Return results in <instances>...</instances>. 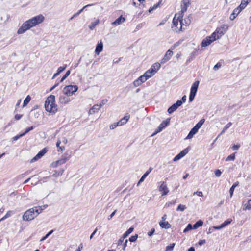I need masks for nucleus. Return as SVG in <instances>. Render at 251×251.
<instances>
[{
  "mask_svg": "<svg viewBox=\"0 0 251 251\" xmlns=\"http://www.w3.org/2000/svg\"><path fill=\"white\" fill-rule=\"evenodd\" d=\"M48 151V150L45 148L41 150L31 160V162H34L41 158Z\"/></svg>",
  "mask_w": 251,
  "mask_h": 251,
  "instance_id": "nucleus-11",
  "label": "nucleus"
},
{
  "mask_svg": "<svg viewBox=\"0 0 251 251\" xmlns=\"http://www.w3.org/2000/svg\"><path fill=\"white\" fill-rule=\"evenodd\" d=\"M159 3H160V2H158V3L154 4L153 5V6H152V7H151L149 10V12H151L153 10H155V9H156L157 8V7L158 6Z\"/></svg>",
  "mask_w": 251,
  "mask_h": 251,
  "instance_id": "nucleus-56",
  "label": "nucleus"
},
{
  "mask_svg": "<svg viewBox=\"0 0 251 251\" xmlns=\"http://www.w3.org/2000/svg\"><path fill=\"white\" fill-rule=\"evenodd\" d=\"M68 97L65 95L60 96L59 98L60 102L65 104L68 103L70 101V99Z\"/></svg>",
  "mask_w": 251,
  "mask_h": 251,
  "instance_id": "nucleus-17",
  "label": "nucleus"
},
{
  "mask_svg": "<svg viewBox=\"0 0 251 251\" xmlns=\"http://www.w3.org/2000/svg\"><path fill=\"white\" fill-rule=\"evenodd\" d=\"M138 238V235L137 234H136L135 235H133V236H131L129 239V240L130 242H135L136 241L137 239Z\"/></svg>",
  "mask_w": 251,
  "mask_h": 251,
  "instance_id": "nucleus-53",
  "label": "nucleus"
},
{
  "mask_svg": "<svg viewBox=\"0 0 251 251\" xmlns=\"http://www.w3.org/2000/svg\"><path fill=\"white\" fill-rule=\"evenodd\" d=\"M103 49V44L101 42L100 43H98L95 49V53L96 54L99 55L100 52L102 51Z\"/></svg>",
  "mask_w": 251,
  "mask_h": 251,
  "instance_id": "nucleus-21",
  "label": "nucleus"
},
{
  "mask_svg": "<svg viewBox=\"0 0 251 251\" xmlns=\"http://www.w3.org/2000/svg\"><path fill=\"white\" fill-rule=\"evenodd\" d=\"M176 202V199H175L174 200H172L171 201L167 202L165 204V207H169L171 205H174Z\"/></svg>",
  "mask_w": 251,
  "mask_h": 251,
  "instance_id": "nucleus-47",
  "label": "nucleus"
},
{
  "mask_svg": "<svg viewBox=\"0 0 251 251\" xmlns=\"http://www.w3.org/2000/svg\"><path fill=\"white\" fill-rule=\"evenodd\" d=\"M221 63L220 62H218L213 67V69L214 71H217L221 67Z\"/></svg>",
  "mask_w": 251,
  "mask_h": 251,
  "instance_id": "nucleus-55",
  "label": "nucleus"
},
{
  "mask_svg": "<svg viewBox=\"0 0 251 251\" xmlns=\"http://www.w3.org/2000/svg\"><path fill=\"white\" fill-rule=\"evenodd\" d=\"M117 211V210H115L108 217V220H109L115 215Z\"/></svg>",
  "mask_w": 251,
  "mask_h": 251,
  "instance_id": "nucleus-64",
  "label": "nucleus"
},
{
  "mask_svg": "<svg viewBox=\"0 0 251 251\" xmlns=\"http://www.w3.org/2000/svg\"><path fill=\"white\" fill-rule=\"evenodd\" d=\"M199 50L195 49L191 53L188 61H190L191 60H192L196 56L199 54Z\"/></svg>",
  "mask_w": 251,
  "mask_h": 251,
  "instance_id": "nucleus-28",
  "label": "nucleus"
},
{
  "mask_svg": "<svg viewBox=\"0 0 251 251\" xmlns=\"http://www.w3.org/2000/svg\"><path fill=\"white\" fill-rule=\"evenodd\" d=\"M70 74V71L68 70L66 72L65 74L63 75V76L62 77L61 79L60 80V82H62Z\"/></svg>",
  "mask_w": 251,
  "mask_h": 251,
  "instance_id": "nucleus-45",
  "label": "nucleus"
},
{
  "mask_svg": "<svg viewBox=\"0 0 251 251\" xmlns=\"http://www.w3.org/2000/svg\"><path fill=\"white\" fill-rule=\"evenodd\" d=\"M170 118H167L166 120L163 121L158 126V128L155 130L154 133L152 135L153 136L156 134L161 132L164 128H165L169 124Z\"/></svg>",
  "mask_w": 251,
  "mask_h": 251,
  "instance_id": "nucleus-8",
  "label": "nucleus"
},
{
  "mask_svg": "<svg viewBox=\"0 0 251 251\" xmlns=\"http://www.w3.org/2000/svg\"><path fill=\"white\" fill-rule=\"evenodd\" d=\"M32 27H33V26L28 20L22 24V26L18 29L17 33L19 34H23Z\"/></svg>",
  "mask_w": 251,
  "mask_h": 251,
  "instance_id": "nucleus-6",
  "label": "nucleus"
},
{
  "mask_svg": "<svg viewBox=\"0 0 251 251\" xmlns=\"http://www.w3.org/2000/svg\"><path fill=\"white\" fill-rule=\"evenodd\" d=\"M183 14L178 16V19L179 20V25H180V28L177 30L176 29H175L174 30L176 32H178L181 31H182V26L185 25L188 26L190 25L191 23V19L192 18V16L191 14H190L187 18H185L184 20L183 19Z\"/></svg>",
  "mask_w": 251,
  "mask_h": 251,
  "instance_id": "nucleus-3",
  "label": "nucleus"
},
{
  "mask_svg": "<svg viewBox=\"0 0 251 251\" xmlns=\"http://www.w3.org/2000/svg\"><path fill=\"white\" fill-rule=\"evenodd\" d=\"M160 64L158 62H156L151 66V68H153V70H156V72L160 69Z\"/></svg>",
  "mask_w": 251,
  "mask_h": 251,
  "instance_id": "nucleus-35",
  "label": "nucleus"
},
{
  "mask_svg": "<svg viewBox=\"0 0 251 251\" xmlns=\"http://www.w3.org/2000/svg\"><path fill=\"white\" fill-rule=\"evenodd\" d=\"M138 79L140 81V82H141L142 83L145 82L148 79L144 74L142 75L139 77Z\"/></svg>",
  "mask_w": 251,
  "mask_h": 251,
  "instance_id": "nucleus-43",
  "label": "nucleus"
},
{
  "mask_svg": "<svg viewBox=\"0 0 251 251\" xmlns=\"http://www.w3.org/2000/svg\"><path fill=\"white\" fill-rule=\"evenodd\" d=\"M133 85L134 87H138L141 85L142 83L137 78L135 80H134L133 82Z\"/></svg>",
  "mask_w": 251,
  "mask_h": 251,
  "instance_id": "nucleus-49",
  "label": "nucleus"
},
{
  "mask_svg": "<svg viewBox=\"0 0 251 251\" xmlns=\"http://www.w3.org/2000/svg\"><path fill=\"white\" fill-rule=\"evenodd\" d=\"M108 101V100L107 99H103L102 100L100 103L99 104L100 106V107H102L103 105L106 104Z\"/></svg>",
  "mask_w": 251,
  "mask_h": 251,
  "instance_id": "nucleus-57",
  "label": "nucleus"
},
{
  "mask_svg": "<svg viewBox=\"0 0 251 251\" xmlns=\"http://www.w3.org/2000/svg\"><path fill=\"white\" fill-rule=\"evenodd\" d=\"M34 126H31L30 127H27L25 131L23 133V135H25L26 134H27L28 132L30 131L31 130H33L34 129Z\"/></svg>",
  "mask_w": 251,
  "mask_h": 251,
  "instance_id": "nucleus-52",
  "label": "nucleus"
},
{
  "mask_svg": "<svg viewBox=\"0 0 251 251\" xmlns=\"http://www.w3.org/2000/svg\"><path fill=\"white\" fill-rule=\"evenodd\" d=\"M232 123L231 122H229L228 123H227L223 128L222 131H221V132L220 133V134L219 135V136H218V137L219 136H220L221 135H222L224 133H225V132L229 127L231 126L232 125Z\"/></svg>",
  "mask_w": 251,
  "mask_h": 251,
  "instance_id": "nucleus-31",
  "label": "nucleus"
},
{
  "mask_svg": "<svg viewBox=\"0 0 251 251\" xmlns=\"http://www.w3.org/2000/svg\"><path fill=\"white\" fill-rule=\"evenodd\" d=\"M219 38V36L216 35V32H213L210 36L206 37L202 40L201 46L203 47H206Z\"/></svg>",
  "mask_w": 251,
  "mask_h": 251,
  "instance_id": "nucleus-4",
  "label": "nucleus"
},
{
  "mask_svg": "<svg viewBox=\"0 0 251 251\" xmlns=\"http://www.w3.org/2000/svg\"><path fill=\"white\" fill-rule=\"evenodd\" d=\"M100 108V106L99 104H95L90 109L89 113L90 114H94V113L98 112Z\"/></svg>",
  "mask_w": 251,
  "mask_h": 251,
  "instance_id": "nucleus-23",
  "label": "nucleus"
},
{
  "mask_svg": "<svg viewBox=\"0 0 251 251\" xmlns=\"http://www.w3.org/2000/svg\"><path fill=\"white\" fill-rule=\"evenodd\" d=\"M178 108V106L175 104H173L171 105L167 110V112L169 114H172Z\"/></svg>",
  "mask_w": 251,
  "mask_h": 251,
  "instance_id": "nucleus-27",
  "label": "nucleus"
},
{
  "mask_svg": "<svg viewBox=\"0 0 251 251\" xmlns=\"http://www.w3.org/2000/svg\"><path fill=\"white\" fill-rule=\"evenodd\" d=\"M64 172V170L63 169H62L60 170L59 171L55 170V171H54V173H53L52 176L55 177L61 176L62 175Z\"/></svg>",
  "mask_w": 251,
  "mask_h": 251,
  "instance_id": "nucleus-30",
  "label": "nucleus"
},
{
  "mask_svg": "<svg viewBox=\"0 0 251 251\" xmlns=\"http://www.w3.org/2000/svg\"><path fill=\"white\" fill-rule=\"evenodd\" d=\"M78 88L76 85H68L64 88L63 92L67 96H71L77 91Z\"/></svg>",
  "mask_w": 251,
  "mask_h": 251,
  "instance_id": "nucleus-5",
  "label": "nucleus"
},
{
  "mask_svg": "<svg viewBox=\"0 0 251 251\" xmlns=\"http://www.w3.org/2000/svg\"><path fill=\"white\" fill-rule=\"evenodd\" d=\"M13 212L12 211H8L6 214V215L1 218V220H4L8 217H10L13 214Z\"/></svg>",
  "mask_w": 251,
  "mask_h": 251,
  "instance_id": "nucleus-37",
  "label": "nucleus"
},
{
  "mask_svg": "<svg viewBox=\"0 0 251 251\" xmlns=\"http://www.w3.org/2000/svg\"><path fill=\"white\" fill-rule=\"evenodd\" d=\"M132 4L133 5L136 7H140L141 6V3H138V2H136V0H133V2H132Z\"/></svg>",
  "mask_w": 251,
  "mask_h": 251,
  "instance_id": "nucleus-63",
  "label": "nucleus"
},
{
  "mask_svg": "<svg viewBox=\"0 0 251 251\" xmlns=\"http://www.w3.org/2000/svg\"><path fill=\"white\" fill-rule=\"evenodd\" d=\"M53 232V230L49 231L45 236H43L41 239L40 241H43L46 240L50 235H51Z\"/></svg>",
  "mask_w": 251,
  "mask_h": 251,
  "instance_id": "nucleus-46",
  "label": "nucleus"
},
{
  "mask_svg": "<svg viewBox=\"0 0 251 251\" xmlns=\"http://www.w3.org/2000/svg\"><path fill=\"white\" fill-rule=\"evenodd\" d=\"M40 213L41 210L38 207L35 206L26 210L23 215V220L25 221H29L34 219Z\"/></svg>",
  "mask_w": 251,
  "mask_h": 251,
  "instance_id": "nucleus-2",
  "label": "nucleus"
},
{
  "mask_svg": "<svg viewBox=\"0 0 251 251\" xmlns=\"http://www.w3.org/2000/svg\"><path fill=\"white\" fill-rule=\"evenodd\" d=\"M249 3L248 1H245V0H242L240 4L238 6L237 8L238 9L239 11H241L243 9H244Z\"/></svg>",
  "mask_w": 251,
  "mask_h": 251,
  "instance_id": "nucleus-22",
  "label": "nucleus"
},
{
  "mask_svg": "<svg viewBox=\"0 0 251 251\" xmlns=\"http://www.w3.org/2000/svg\"><path fill=\"white\" fill-rule=\"evenodd\" d=\"M235 153H233L230 155H229L226 159V161H234L235 157Z\"/></svg>",
  "mask_w": 251,
  "mask_h": 251,
  "instance_id": "nucleus-39",
  "label": "nucleus"
},
{
  "mask_svg": "<svg viewBox=\"0 0 251 251\" xmlns=\"http://www.w3.org/2000/svg\"><path fill=\"white\" fill-rule=\"evenodd\" d=\"M23 136H24V135H23V133L17 135L16 136L13 137L12 138V141H15Z\"/></svg>",
  "mask_w": 251,
  "mask_h": 251,
  "instance_id": "nucleus-54",
  "label": "nucleus"
},
{
  "mask_svg": "<svg viewBox=\"0 0 251 251\" xmlns=\"http://www.w3.org/2000/svg\"><path fill=\"white\" fill-rule=\"evenodd\" d=\"M191 0H182L181 2V15L187 11L188 7L191 4Z\"/></svg>",
  "mask_w": 251,
  "mask_h": 251,
  "instance_id": "nucleus-9",
  "label": "nucleus"
},
{
  "mask_svg": "<svg viewBox=\"0 0 251 251\" xmlns=\"http://www.w3.org/2000/svg\"><path fill=\"white\" fill-rule=\"evenodd\" d=\"M176 14L173 20V25L172 26V28L173 29V30L174 31L175 29H176V30H178L180 28H178V26L180 25H179V20L178 19V18L177 19H176Z\"/></svg>",
  "mask_w": 251,
  "mask_h": 251,
  "instance_id": "nucleus-15",
  "label": "nucleus"
},
{
  "mask_svg": "<svg viewBox=\"0 0 251 251\" xmlns=\"http://www.w3.org/2000/svg\"><path fill=\"white\" fill-rule=\"evenodd\" d=\"M125 18L121 15L119 18H118L115 21L112 22L111 24L112 25L117 26L121 24L122 23H124L125 21Z\"/></svg>",
  "mask_w": 251,
  "mask_h": 251,
  "instance_id": "nucleus-16",
  "label": "nucleus"
},
{
  "mask_svg": "<svg viewBox=\"0 0 251 251\" xmlns=\"http://www.w3.org/2000/svg\"><path fill=\"white\" fill-rule=\"evenodd\" d=\"M94 4H88L85 6H84L81 9H80V10H79L77 13H78V14L79 15L83 11V10L86 8V7H89V6H91L92 5H93Z\"/></svg>",
  "mask_w": 251,
  "mask_h": 251,
  "instance_id": "nucleus-58",
  "label": "nucleus"
},
{
  "mask_svg": "<svg viewBox=\"0 0 251 251\" xmlns=\"http://www.w3.org/2000/svg\"><path fill=\"white\" fill-rule=\"evenodd\" d=\"M199 84V81H196L192 85L190 94L195 95H196L197 90Z\"/></svg>",
  "mask_w": 251,
  "mask_h": 251,
  "instance_id": "nucleus-13",
  "label": "nucleus"
},
{
  "mask_svg": "<svg viewBox=\"0 0 251 251\" xmlns=\"http://www.w3.org/2000/svg\"><path fill=\"white\" fill-rule=\"evenodd\" d=\"M221 171L219 169L216 170L215 171V175L217 177H219L221 176Z\"/></svg>",
  "mask_w": 251,
  "mask_h": 251,
  "instance_id": "nucleus-60",
  "label": "nucleus"
},
{
  "mask_svg": "<svg viewBox=\"0 0 251 251\" xmlns=\"http://www.w3.org/2000/svg\"><path fill=\"white\" fill-rule=\"evenodd\" d=\"M173 55V51L169 49L166 52L164 57L161 60V63L164 64L168 61Z\"/></svg>",
  "mask_w": 251,
  "mask_h": 251,
  "instance_id": "nucleus-12",
  "label": "nucleus"
},
{
  "mask_svg": "<svg viewBox=\"0 0 251 251\" xmlns=\"http://www.w3.org/2000/svg\"><path fill=\"white\" fill-rule=\"evenodd\" d=\"M192 229H193V225H192L191 224H189L184 229L183 232L184 233H186L188 231L192 230Z\"/></svg>",
  "mask_w": 251,
  "mask_h": 251,
  "instance_id": "nucleus-38",
  "label": "nucleus"
},
{
  "mask_svg": "<svg viewBox=\"0 0 251 251\" xmlns=\"http://www.w3.org/2000/svg\"><path fill=\"white\" fill-rule=\"evenodd\" d=\"M216 35H218L219 36V38L225 34V32H223L221 28H217L216 30Z\"/></svg>",
  "mask_w": 251,
  "mask_h": 251,
  "instance_id": "nucleus-42",
  "label": "nucleus"
},
{
  "mask_svg": "<svg viewBox=\"0 0 251 251\" xmlns=\"http://www.w3.org/2000/svg\"><path fill=\"white\" fill-rule=\"evenodd\" d=\"M67 67V65L65 64L63 66L59 67L58 68L57 72L60 74L62 72H63Z\"/></svg>",
  "mask_w": 251,
  "mask_h": 251,
  "instance_id": "nucleus-51",
  "label": "nucleus"
},
{
  "mask_svg": "<svg viewBox=\"0 0 251 251\" xmlns=\"http://www.w3.org/2000/svg\"><path fill=\"white\" fill-rule=\"evenodd\" d=\"M69 157H64L59 160H58L54 163V167H57L59 165L63 164L66 162L69 159Z\"/></svg>",
  "mask_w": 251,
  "mask_h": 251,
  "instance_id": "nucleus-14",
  "label": "nucleus"
},
{
  "mask_svg": "<svg viewBox=\"0 0 251 251\" xmlns=\"http://www.w3.org/2000/svg\"><path fill=\"white\" fill-rule=\"evenodd\" d=\"M46 110L50 113H55L57 111V105L55 104V97L50 95L46 99L45 104Z\"/></svg>",
  "mask_w": 251,
  "mask_h": 251,
  "instance_id": "nucleus-1",
  "label": "nucleus"
},
{
  "mask_svg": "<svg viewBox=\"0 0 251 251\" xmlns=\"http://www.w3.org/2000/svg\"><path fill=\"white\" fill-rule=\"evenodd\" d=\"M99 23V20H97L94 22H92L90 24L89 27L91 30H93L95 26Z\"/></svg>",
  "mask_w": 251,
  "mask_h": 251,
  "instance_id": "nucleus-34",
  "label": "nucleus"
},
{
  "mask_svg": "<svg viewBox=\"0 0 251 251\" xmlns=\"http://www.w3.org/2000/svg\"><path fill=\"white\" fill-rule=\"evenodd\" d=\"M144 75L147 77V78L148 79L150 78V77H151L153 75L152 74H151V73L150 71H149V70H147L144 74Z\"/></svg>",
  "mask_w": 251,
  "mask_h": 251,
  "instance_id": "nucleus-50",
  "label": "nucleus"
},
{
  "mask_svg": "<svg viewBox=\"0 0 251 251\" xmlns=\"http://www.w3.org/2000/svg\"><path fill=\"white\" fill-rule=\"evenodd\" d=\"M117 126H119V124H118V122H117L116 123H114L113 124L111 125L110 126V129H114Z\"/></svg>",
  "mask_w": 251,
  "mask_h": 251,
  "instance_id": "nucleus-61",
  "label": "nucleus"
},
{
  "mask_svg": "<svg viewBox=\"0 0 251 251\" xmlns=\"http://www.w3.org/2000/svg\"><path fill=\"white\" fill-rule=\"evenodd\" d=\"M129 117L130 116L129 115H125L123 118H122L118 122V124H119V126L124 125L127 123L129 119Z\"/></svg>",
  "mask_w": 251,
  "mask_h": 251,
  "instance_id": "nucleus-19",
  "label": "nucleus"
},
{
  "mask_svg": "<svg viewBox=\"0 0 251 251\" xmlns=\"http://www.w3.org/2000/svg\"><path fill=\"white\" fill-rule=\"evenodd\" d=\"M245 209L246 210H251V199L249 200L247 203L245 204Z\"/></svg>",
  "mask_w": 251,
  "mask_h": 251,
  "instance_id": "nucleus-44",
  "label": "nucleus"
},
{
  "mask_svg": "<svg viewBox=\"0 0 251 251\" xmlns=\"http://www.w3.org/2000/svg\"><path fill=\"white\" fill-rule=\"evenodd\" d=\"M240 13V11H239L238 8H236L230 15L229 19L232 21Z\"/></svg>",
  "mask_w": 251,
  "mask_h": 251,
  "instance_id": "nucleus-24",
  "label": "nucleus"
},
{
  "mask_svg": "<svg viewBox=\"0 0 251 251\" xmlns=\"http://www.w3.org/2000/svg\"><path fill=\"white\" fill-rule=\"evenodd\" d=\"M159 225L161 228L165 229H168L171 226V224H170L168 222H160Z\"/></svg>",
  "mask_w": 251,
  "mask_h": 251,
  "instance_id": "nucleus-25",
  "label": "nucleus"
},
{
  "mask_svg": "<svg viewBox=\"0 0 251 251\" xmlns=\"http://www.w3.org/2000/svg\"><path fill=\"white\" fill-rule=\"evenodd\" d=\"M30 100L31 97L29 95H28L24 100L23 107L26 106L27 104L29 103V102L30 101Z\"/></svg>",
  "mask_w": 251,
  "mask_h": 251,
  "instance_id": "nucleus-33",
  "label": "nucleus"
},
{
  "mask_svg": "<svg viewBox=\"0 0 251 251\" xmlns=\"http://www.w3.org/2000/svg\"><path fill=\"white\" fill-rule=\"evenodd\" d=\"M159 191L161 192L162 196H165L168 194L169 190L167 186L165 181H163L159 187Z\"/></svg>",
  "mask_w": 251,
  "mask_h": 251,
  "instance_id": "nucleus-10",
  "label": "nucleus"
},
{
  "mask_svg": "<svg viewBox=\"0 0 251 251\" xmlns=\"http://www.w3.org/2000/svg\"><path fill=\"white\" fill-rule=\"evenodd\" d=\"M182 157V156L178 153L177 155H176L173 159V161H176L179 159H180Z\"/></svg>",
  "mask_w": 251,
  "mask_h": 251,
  "instance_id": "nucleus-59",
  "label": "nucleus"
},
{
  "mask_svg": "<svg viewBox=\"0 0 251 251\" xmlns=\"http://www.w3.org/2000/svg\"><path fill=\"white\" fill-rule=\"evenodd\" d=\"M189 151V149L188 148H187L183 150H182L181 152H180L179 153V154L183 157L186 154L188 153Z\"/></svg>",
  "mask_w": 251,
  "mask_h": 251,
  "instance_id": "nucleus-41",
  "label": "nucleus"
},
{
  "mask_svg": "<svg viewBox=\"0 0 251 251\" xmlns=\"http://www.w3.org/2000/svg\"><path fill=\"white\" fill-rule=\"evenodd\" d=\"M239 185V182L238 181H236L235 182L233 185L231 187V188H230L229 189V193H230V197H231L233 195V192H234V189L235 188Z\"/></svg>",
  "mask_w": 251,
  "mask_h": 251,
  "instance_id": "nucleus-29",
  "label": "nucleus"
},
{
  "mask_svg": "<svg viewBox=\"0 0 251 251\" xmlns=\"http://www.w3.org/2000/svg\"><path fill=\"white\" fill-rule=\"evenodd\" d=\"M186 208V207L185 206V205L180 204L178 206V207L176 209V210L183 211Z\"/></svg>",
  "mask_w": 251,
  "mask_h": 251,
  "instance_id": "nucleus-48",
  "label": "nucleus"
},
{
  "mask_svg": "<svg viewBox=\"0 0 251 251\" xmlns=\"http://www.w3.org/2000/svg\"><path fill=\"white\" fill-rule=\"evenodd\" d=\"M193 195H197V196L199 197H202L203 196V193L201 191H198L195 192L193 193Z\"/></svg>",
  "mask_w": 251,
  "mask_h": 251,
  "instance_id": "nucleus-62",
  "label": "nucleus"
},
{
  "mask_svg": "<svg viewBox=\"0 0 251 251\" xmlns=\"http://www.w3.org/2000/svg\"><path fill=\"white\" fill-rule=\"evenodd\" d=\"M198 130L194 126L191 129L185 139H190L193 138V136L196 134Z\"/></svg>",
  "mask_w": 251,
  "mask_h": 251,
  "instance_id": "nucleus-18",
  "label": "nucleus"
},
{
  "mask_svg": "<svg viewBox=\"0 0 251 251\" xmlns=\"http://www.w3.org/2000/svg\"><path fill=\"white\" fill-rule=\"evenodd\" d=\"M203 224V221L201 220L197 221L193 225V229H196L200 226H201Z\"/></svg>",
  "mask_w": 251,
  "mask_h": 251,
  "instance_id": "nucleus-26",
  "label": "nucleus"
},
{
  "mask_svg": "<svg viewBox=\"0 0 251 251\" xmlns=\"http://www.w3.org/2000/svg\"><path fill=\"white\" fill-rule=\"evenodd\" d=\"M232 219H228L226 221H225L222 224V226L223 227V228L226 227V226L228 225L229 224H230L231 223V222H232Z\"/></svg>",
  "mask_w": 251,
  "mask_h": 251,
  "instance_id": "nucleus-36",
  "label": "nucleus"
},
{
  "mask_svg": "<svg viewBox=\"0 0 251 251\" xmlns=\"http://www.w3.org/2000/svg\"><path fill=\"white\" fill-rule=\"evenodd\" d=\"M44 19L45 18L44 16L42 14H40L29 19V20L33 27H34L42 23L44 21Z\"/></svg>",
  "mask_w": 251,
  "mask_h": 251,
  "instance_id": "nucleus-7",
  "label": "nucleus"
},
{
  "mask_svg": "<svg viewBox=\"0 0 251 251\" xmlns=\"http://www.w3.org/2000/svg\"><path fill=\"white\" fill-rule=\"evenodd\" d=\"M152 168L151 167H150L149 170L147 171L142 176L141 178L138 181V185L141 182H143L145 178L148 176V175L150 173V172L152 171Z\"/></svg>",
  "mask_w": 251,
  "mask_h": 251,
  "instance_id": "nucleus-20",
  "label": "nucleus"
},
{
  "mask_svg": "<svg viewBox=\"0 0 251 251\" xmlns=\"http://www.w3.org/2000/svg\"><path fill=\"white\" fill-rule=\"evenodd\" d=\"M205 121L204 119H201L195 126L194 127L199 130L200 127L202 126Z\"/></svg>",
  "mask_w": 251,
  "mask_h": 251,
  "instance_id": "nucleus-32",
  "label": "nucleus"
},
{
  "mask_svg": "<svg viewBox=\"0 0 251 251\" xmlns=\"http://www.w3.org/2000/svg\"><path fill=\"white\" fill-rule=\"evenodd\" d=\"M175 243H172L166 247L165 251H171L173 250Z\"/></svg>",
  "mask_w": 251,
  "mask_h": 251,
  "instance_id": "nucleus-40",
  "label": "nucleus"
}]
</instances>
